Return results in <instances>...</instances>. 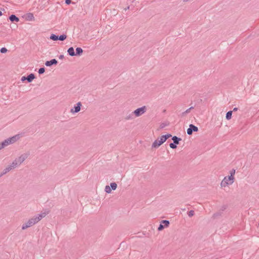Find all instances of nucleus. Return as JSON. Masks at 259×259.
<instances>
[{"instance_id": "nucleus-12", "label": "nucleus", "mask_w": 259, "mask_h": 259, "mask_svg": "<svg viewBox=\"0 0 259 259\" xmlns=\"http://www.w3.org/2000/svg\"><path fill=\"white\" fill-rule=\"evenodd\" d=\"M35 78V76L33 74L31 73L30 74H29L27 77V80L28 81V82H30L32 81L33 79H34Z\"/></svg>"}, {"instance_id": "nucleus-24", "label": "nucleus", "mask_w": 259, "mask_h": 259, "mask_svg": "<svg viewBox=\"0 0 259 259\" xmlns=\"http://www.w3.org/2000/svg\"><path fill=\"white\" fill-rule=\"evenodd\" d=\"M169 146L171 148L175 149L177 148V146L175 144V143H170L169 144Z\"/></svg>"}, {"instance_id": "nucleus-19", "label": "nucleus", "mask_w": 259, "mask_h": 259, "mask_svg": "<svg viewBox=\"0 0 259 259\" xmlns=\"http://www.w3.org/2000/svg\"><path fill=\"white\" fill-rule=\"evenodd\" d=\"M66 38V35L65 34H63L58 37V39L60 40H64Z\"/></svg>"}, {"instance_id": "nucleus-11", "label": "nucleus", "mask_w": 259, "mask_h": 259, "mask_svg": "<svg viewBox=\"0 0 259 259\" xmlns=\"http://www.w3.org/2000/svg\"><path fill=\"white\" fill-rule=\"evenodd\" d=\"M80 106L81 104L80 103H78L77 104V106L74 107V111H73V109L71 110V112H78L80 109Z\"/></svg>"}, {"instance_id": "nucleus-1", "label": "nucleus", "mask_w": 259, "mask_h": 259, "mask_svg": "<svg viewBox=\"0 0 259 259\" xmlns=\"http://www.w3.org/2000/svg\"><path fill=\"white\" fill-rule=\"evenodd\" d=\"M48 213V211L43 212L40 214L37 217L30 219L25 224L22 226V229L24 230L28 227L32 226L39 221L43 218H44Z\"/></svg>"}, {"instance_id": "nucleus-23", "label": "nucleus", "mask_w": 259, "mask_h": 259, "mask_svg": "<svg viewBox=\"0 0 259 259\" xmlns=\"http://www.w3.org/2000/svg\"><path fill=\"white\" fill-rule=\"evenodd\" d=\"M45 70L44 68H40L38 70V73L39 74H42L45 72Z\"/></svg>"}, {"instance_id": "nucleus-29", "label": "nucleus", "mask_w": 259, "mask_h": 259, "mask_svg": "<svg viewBox=\"0 0 259 259\" xmlns=\"http://www.w3.org/2000/svg\"><path fill=\"white\" fill-rule=\"evenodd\" d=\"M71 2L72 1H65V3L66 5H69L71 3Z\"/></svg>"}, {"instance_id": "nucleus-7", "label": "nucleus", "mask_w": 259, "mask_h": 259, "mask_svg": "<svg viewBox=\"0 0 259 259\" xmlns=\"http://www.w3.org/2000/svg\"><path fill=\"white\" fill-rule=\"evenodd\" d=\"M198 130V128L197 126L193 125L190 124L189 125V128L187 130V134L189 135H191L192 134V132H197Z\"/></svg>"}, {"instance_id": "nucleus-28", "label": "nucleus", "mask_w": 259, "mask_h": 259, "mask_svg": "<svg viewBox=\"0 0 259 259\" xmlns=\"http://www.w3.org/2000/svg\"><path fill=\"white\" fill-rule=\"evenodd\" d=\"M6 146V145H4L3 142L0 143V150L3 148L4 147Z\"/></svg>"}, {"instance_id": "nucleus-30", "label": "nucleus", "mask_w": 259, "mask_h": 259, "mask_svg": "<svg viewBox=\"0 0 259 259\" xmlns=\"http://www.w3.org/2000/svg\"><path fill=\"white\" fill-rule=\"evenodd\" d=\"M25 79H27V77H25V76H23V77H22V78H21V80H22V81H24V80H25Z\"/></svg>"}, {"instance_id": "nucleus-18", "label": "nucleus", "mask_w": 259, "mask_h": 259, "mask_svg": "<svg viewBox=\"0 0 259 259\" xmlns=\"http://www.w3.org/2000/svg\"><path fill=\"white\" fill-rule=\"evenodd\" d=\"M169 223L168 221L163 220L162 221V224L164 226V227H168Z\"/></svg>"}, {"instance_id": "nucleus-4", "label": "nucleus", "mask_w": 259, "mask_h": 259, "mask_svg": "<svg viewBox=\"0 0 259 259\" xmlns=\"http://www.w3.org/2000/svg\"><path fill=\"white\" fill-rule=\"evenodd\" d=\"M234 177L232 176L225 177L221 183L222 187H225L228 185L232 184L234 182Z\"/></svg>"}, {"instance_id": "nucleus-6", "label": "nucleus", "mask_w": 259, "mask_h": 259, "mask_svg": "<svg viewBox=\"0 0 259 259\" xmlns=\"http://www.w3.org/2000/svg\"><path fill=\"white\" fill-rule=\"evenodd\" d=\"M146 111L145 106H143L141 108H138L136 109L134 111V113L136 116H139L140 115L143 114Z\"/></svg>"}, {"instance_id": "nucleus-20", "label": "nucleus", "mask_w": 259, "mask_h": 259, "mask_svg": "<svg viewBox=\"0 0 259 259\" xmlns=\"http://www.w3.org/2000/svg\"><path fill=\"white\" fill-rule=\"evenodd\" d=\"M110 186L113 190H115L117 188V184L115 183H111Z\"/></svg>"}, {"instance_id": "nucleus-2", "label": "nucleus", "mask_w": 259, "mask_h": 259, "mask_svg": "<svg viewBox=\"0 0 259 259\" xmlns=\"http://www.w3.org/2000/svg\"><path fill=\"white\" fill-rule=\"evenodd\" d=\"M27 157V155L24 154L20 156L18 159H16L9 167H7L5 169V172L4 174L7 173L10 170L12 169L13 168H15L17 165L20 164Z\"/></svg>"}, {"instance_id": "nucleus-9", "label": "nucleus", "mask_w": 259, "mask_h": 259, "mask_svg": "<svg viewBox=\"0 0 259 259\" xmlns=\"http://www.w3.org/2000/svg\"><path fill=\"white\" fill-rule=\"evenodd\" d=\"M26 19L29 21H34V17L32 13H28L26 15Z\"/></svg>"}, {"instance_id": "nucleus-16", "label": "nucleus", "mask_w": 259, "mask_h": 259, "mask_svg": "<svg viewBox=\"0 0 259 259\" xmlns=\"http://www.w3.org/2000/svg\"><path fill=\"white\" fill-rule=\"evenodd\" d=\"M76 55H80L82 53V49L80 48H77L76 49Z\"/></svg>"}, {"instance_id": "nucleus-17", "label": "nucleus", "mask_w": 259, "mask_h": 259, "mask_svg": "<svg viewBox=\"0 0 259 259\" xmlns=\"http://www.w3.org/2000/svg\"><path fill=\"white\" fill-rule=\"evenodd\" d=\"M50 38L53 40H58V36L55 34H52L50 36Z\"/></svg>"}, {"instance_id": "nucleus-8", "label": "nucleus", "mask_w": 259, "mask_h": 259, "mask_svg": "<svg viewBox=\"0 0 259 259\" xmlns=\"http://www.w3.org/2000/svg\"><path fill=\"white\" fill-rule=\"evenodd\" d=\"M57 61L56 59H52L50 61H48L46 62L45 65L47 66H50L53 64H56Z\"/></svg>"}, {"instance_id": "nucleus-5", "label": "nucleus", "mask_w": 259, "mask_h": 259, "mask_svg": "<svg viewBox=\"0 0 259 259\" xmlns=\"http://www.w3.org/2000/svg\"><path fill=\"white\" fill-rule=\"evenodd\" d=\"M19 138V135H15V136H13L10 138H9L6 140H5L3 142L4 145H6V146H8V145L10 144L14 143L15 142H16L17 140H18Z\"/></svg>"}, {"instance_id": "nucleus-13", "label": "nucleus", "mask_w": 259, "mask_h": 259, "mask_svg": "<svg viewBox=\"0 0 259 259\" xmlns=\"http://www.w3.org/2000/svg\"><path fill=\"white\" fill-rule=\"evenodd\" d=\"M68 53L71 56L75 55L74 49L72 47L69 48L68 50Z\"/></svg>"}, {"instance_id": "nucleus-27", "label": "nucleus", "mask_w": 259, "mask_h": 259, "mask_svg": "<svg viewBox=\"0 0 259 259\" xmlns=\"http://www.w3.org/2000/svg\"><path fill=\"white\" fill-rule=\"evenodd\" d=\"M235 173V169H232L231 171V173H230V176H232V177H234V175Z\"/></svg>"}, {"instance_id": "nucleus-21", "label": "nucleus", "mask_w": 259, "mask_h": 259, "mask_svg": "<svg viewBox=\"0 0 259 259\" xmlns=\"http://www.w3.org/2000/svg\"><path fill=\"white\" fill-rule=\"evenodd\" d=\"M105 191L108 193H110L111 192V189L110 187L109 186H106L105 187Z\"/></svg>"}, {"instance_id": "nucleus-10", "label": "nucleus", "mask_w": 259, "mask_h": 259, "mask_svg": "<svg viewBox=\"0 0 259 259\" xmlns=\"http://www.w3.org/2000/svg\"><path fill=\"white\" fill-rule=\"evenodd\" d=\"M10 20L12 21V22H14V21H16V22H18L19 19L18 17H17L15 15H12L10 16Z\"/></svg>"}, {"instance_id": "nucleus-15", "label": "nucleus", "mask_w": 259, "mask_h": 259, "mask_svg": "<svg viewBox=\"0 0 259 259\" xmlns=\"http://www.w3.org/2000/svg\"><path fill=\"white\" fill-rule=\"evenodd\" d=\"M172 139L174 141V143L176 144H179V142L180 140V139L178 138L176 136L173 137Z\"/></svg>"}, {"instance_id": "nucleus-22", "label": "nucleus", "mask_w": 259, "mask_h": 259, "mask_svg": "<svg viewBox=\"0 0 259 259\" xmlns=\"http://www.w3.org/2000/svg\"><path fill=\"white\" fill-rule=\"evenodd\" d=\"M1 52L2 53H5L7 52V49L5 48H2L1 49Z\"/></svg>"}, {"instance_id": "nucleus-31", "label": "nucleus", "mask_w": 259, "mask_h": 259, "mask_svg": "<svg viewBox=\"0 0 259 259\" xmlns=\"http://www.w3.org/2000/svg\"><path fill=\"white\" fill-rule=\"evenodd\" d=\"M237 108H234L233 109V111H237Z\"/></svg>"}, {"instance_id": "nucleus-3", "label": "nucleus", "mask_w": 259, "mask_h": 259, "mask_svg": "<svg viewBox=\"0 0 259 259\" xmlns=\"http://www.w3.org/2000/svg\"><path fill=\"white\" fill-rule=\"evenodd\" d=\"M171 137L170 134H167L165 135H163L160 137V139H158L155 140L152 144V147L154 148H157L162 145L164 142L166 141V140Z\"/></svg>"}, {"instance_id": "nucleus-14", "label": "nucleus", "mask_w": 259, "mask_h": 259, "mask_svg": "<svg viewBox=\"0 0 259 259\" xmlns=\"http://www.w3.org/2000/svg\"><path fill=\"white\" fill-rule=\"evenodd\" d=\"M232 111H228L227 114H226V118L228 120H229L231 118V117H232Z\"/></svg>"}, {"instance_id": "nucleus-25", "label": "nucleus", "mask_w": 259, "mask_h": 259, "mask_svg": "<svg viewBox=\"0 0 259 259\" xmlns=\"http://www.w3.org/2000/svg\"><path fill=\"white\" fill-rule=\"evenodd\" d=\"M194 214V211L193 210H190L188 213V215L189 217H192Z\"/></svg>"}, {"instance_id": "nucleus-26", "label": "nucleus", "mask_w": 259, "mask_h": 259, "mask_svg": "<svg viewBox=\"0 0 259 259\" xmlns=\"http://www.w3.org/2000/svg\"><path fill=\"white\" fill-rule=\"evenodd\" d=\"M164 228V226L161 224L159 225L158 230L159 231L162 230Z\"/></svg>"}, {"instance_id": "nucleus-32", "label": "nucleus", "mask_w": 259, "mask_h": 259, "mask_svg": "<svg viewBox=\"0 0 259 259\" xmlns=\"http://www.w3.org/2000/svg\"><path fill=\"white\" fill-rule=\"evenodd\" d=\"M2 15V13L1 11H0V16H1Z\"/></svg>"}]
</instances>
